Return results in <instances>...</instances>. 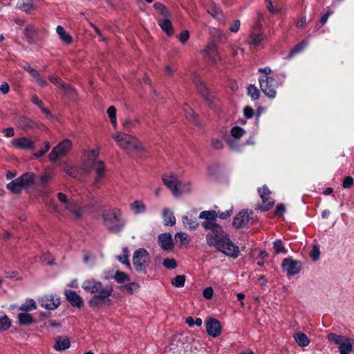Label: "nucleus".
I'll return each instance as SVG.
<instances>
[{
    "instance_id": "nucleus-1",
    "label": "nucleus",
    "mask_w": 354,
    "mask_h": 354,
    "mask_svg": "<svg viewBox=\"0 0 354 354\" xmlns=\"http://www.w3.org/2000/svg\"><path fill=\"white\" fill-rule=\"evenodd\" d=\"M215 221H205L202 223L205 230H210L205 236L207 245L216 248L218 251L227 257L237 258L239 254V247L232 243L229 236Z\"/></svg>"
},
{
    "instance_id": "nucleus-2",
    "label": "nucleus",
    "mask_w": 354,
    "mask_h": 354,
    "mask_svg": "<svg viewBox=\"0 0 354 354\" xmlns=\"http://www.w3.org/2000/svg\"><path fill=\"white\" fill-rule=\"evenodd\" d=\"M82 287L86 292L95 294L88 301L91 308H97L105 303L113 292L111 286H106L103 288L102 282L95 279L85 280Z\"/></svg>"
},
{
    "instance_id": "nucleus-3",
    "label": "nucleus",
    "mask_w": 354,
    "mask_h": 354,
    "mask_svg": "<svg viewBox=\"0 0 354 354\" xmlns=\"http://www.w3.org/2000/svg\"><path fill=\"white\" fill-rule=\"evenodd\" d=\"M102 216L104 226L111 232H119L124 226V222L121 217V212L118 209L104 210Z\"/></svg>"
},
{
    "instance_id": "nucleus-4",
    "label": "nucleus",
    "mask_w": 354,
    "mask_h": 354,
    "mask_svg": "<svg viewBox=\"0 0 354 354\" xmlns=\"http://www.w3.org/2000/svg\"><path fill=\"white\" fill-rule=\"evenodd\" d=\"M162 180L175 196H179L183 192H189L191 190L190 183H182L174 173L162 175Z\"/></svg>"
},
{
    "instance_id": "nucleus-5",
    "label": "nucleus",
    "mask_w": 354,
    "mask_h": 354,
    "mask_svg": "<svg viewBox=\"0 0 354 354\" xmlns=\"http://www.w3.org/2000/svg\"><path fill=\"white\" fill-rule=\"evenodd\" d=\"M113 138L121 148L128 152H140L142 151V147L140 142L132 136L126 133H118L113 135Z\"/></svg>"
},
{
    "instance_id": "nucleus-6",
    "label": "nucleus",
    "mask_w": 354,
    "mask_h": 354,
    "mask_svg": "<svg viewBox=\"0 0 354 354\" xmlns=\"http://www.w3.org/2000/svg\"><path fill=\"white\" fill-rule=\"evenodd\" d=\"M81 169L86 174H90L91 169H94L96 173V177L94 179V185L96 186L98 182L104 178L105 174V165L101 160L95 159H89L84 162L81 167Z\"/></svg>"
},
{
    "instance_id": "nucleus-7",
    "label": "nucleus",
    "mask_w": 354,
    "mask_h": 354,
    "mask_svg": "<svg viewBox=\"0 0 354 354\" xmlns=\"http://www.w3.org/2000/svg\"><path fill=\"white\" fill-rule=\"evenodd\" d=\"M149 260V253L145 249L140 248L134 252L133 265L138 272H143L145 270Z\"/></svg>"
},
{
    "instance_id": "nucleus-8",
    "label": "nucleus",
    "mask_w": 354,
    "mask_h": 354,
    "mask_svg": "<svg viewBox=\"0 0 354 354\" xmlns=\"http://www.w3.org/2000/svg\"><path fill=\"white\" fill-rule=\"evenodd\" d=\"M72 147L71 141L69 139H64L55 147L49 153L50 161L54 162L59 158L66 155Z\"/></svg>"
},
{
    "instance_id": "nucleus-9",
    "label": "nucleus",
    "mask_w": 354,
    "mask_h": 354,
    "mask_svg": "<svg viewBox=\"0 0 354 354\" xmlns=\"http://www.w3.org/2000/svg\"><path fill=\"white\" fill-rule=\"evenodd\" d=\"M260 86L262 91L270 98H274L276 96L277 88V81L272 77L265 76L259 77Z\"/></svg>"
},
{
    "instance_id": "nucleus-10",
    "label": "nucleus",
    "mask_w": 354,
    "mask_h": 354,
    "mask_svg": "<svg viewBox=\"0 0 354 354\" xmlns=\"http://www.w3.org/2000/svg\"><path fill=\"white\" fill-rule=\"evenodd\" d=\"M57 198L61 203L65 205V207L73 214L76 218H79L82 216V211L76 201H68L66 195L61 192L57 194Z\"/></svg>"
},
{
    "instance_id": "nucleus-11",
    "label": "nucleus",
    "mask_w": 354,
    "mask_h": 354,
    "mask_svg": "<svg viewBox=\"0 0 354 354\" xmlns=\"http://www.w3.org/2000/svg\"><path fill=\"white\" fill-rule=\"evenodd\" d=\"M40 306L46 310H53L61 304L60 297L57 295H46L38 299Z\"/></svg>"
},
{
    "instance_id": "nucleus-12",
    "label": "nucleus",
    "mask_w": 354,
    "mask_h": 354,
    "mask_svg": "<svg viewBox=\"0 0 354 354\" xmlns=\"http://www.w3.org/2000/svg\"><path fill=\"white\" fill-rule=\"evenodd\" d=\"M281 267L283 271L287 272L288 275H295L300 272L301 263L292 258H286L282 261Z\"/></svg>"
},
{
    "instance_id": "nucleus-13",
    "label": "nucleus",
    "mask_w": 354,
    "mask_h": 354,
    "mask_svg": "<svg viewBox=\"0 0 354 354\" xmlns=\"http://www.w3.org/2000/svg\"><path fill=\"white\" fill-rule=\"evenodd\" d=\"M206 330L209 335L216 337L221 333L220 322L213 317H207L205 320Z\"/></svg>"
},
{
    "instance_id": "nucleus-14",
    "label": "nucleus",
    "mask_w": 354,
    "mask_h": 354,
    "mask_svg": "<svg viewBox=\"0 0 354 354\" xmlns=\"http://www.w3.org/2000/svg\"><path fill=\"white\" fill-rule=\"evenodd\" d=\"M258 192L262 199V204L260 206V209L263 211L269 210L274 203L270 198V189L266 186H263V187L258 189Z\"/></svg>"
},
{
    "instance_id": "nucleus-15",
    "label": "nucleus",
    "mask_w": 354,
    "mask_h": 354,
    "mask_svg": "<svg viewBox=\"0 0 354 354\" xmlns=\"http://www.w3.org/2000/svg\"><path fill=\"white\" fill-rule=\"evenodd\" d=\"M13 147L21 149H35V142L26 137L15 138L11 140Z\"/></svg>"
},
{
    "instance_id": "nucleus-16",
    "label": "nucleus",
    "mask_w": 354,
    "mask_h": 354,
    "mask_svg": "<svg viewBox=\"0 0 354 354\" xmlns=\"http://www.w3.org/2000/svg\"><path fill=\"white\" fill-rule=\"evenodd\" d=\"M64 293L67 301L71 306L79 308L83 306L84 301L75 291L72 290H66Z\"/></svg>"
},
{
    "instance_id": "nucleus-17",
    "label": "nucleus",
    "mask_w": 354,
    "mask_h": 354,
    "mask_svg": "<svg viewBox=\"0 0 354 354\" xmlns=\"http://www.w3.org/2000/svg\"><path fill=\"white\" fill-rule=\"evenodd\" d=\"M158 243L160 248L165 251H171L174 246L170 233L160 234L158 236Z\"/></svg>"
},
{
    "instance_id": "nucleus-18",
    "label": "nucleus",
    "mask_w": 354,
    "mask_h": 354,
    "mask_svg": "<svg viewBox=\"0 0 354 354\" xmlns=\"http://www.w3.org/2000/svg\"><path fill=\"white\" fill-rule=\"evenodd\" d=\"M250 221V217L246 210L239 212L233 219V225L236 228L246 226Z\"/></svg>"
},
{
    "instance_id": "nucleus-19",
    "label": "nucleus",
    "mask_w": 354,
    "mask_h": 354,
    "mask_svg": "<svg viewBox=\"0 0 354 354\" xmlns=\"http://www.w3.org/2000/svg\"><path fill=\"white\" fill-rule=\"evenodd\" d=\"M203 53L207 56V58L212 65H215L217 60L219 59L216 53V46L213 43L209 44L206 46L205 49L203 50Z\"/></svg>"
},
{
    "instance_id": "nucleus-20",
    "label": "nucleus",
    "mask_w": 354,
    "mask_h": 354,
    "mask_svg": "<svg viewBox=\"0 0 354 354\" xmlns=\"http://www.w3.org/2000/svg\"><path fill=\"white\" fill-rule=\"evenodd\" d=\"M171 15L158 19V24L161 29L169 36H171L174 33L173 26L171 21Z\"/></svg>"
},
{
    "instance_id": "nucleus-21",
    "label": "nucleus",
    "mask_w": 354,
    "mask_h": 354,
    "mask_svg": "<svg viewBox=\"0 0 354 354\" xmlns=\"http://www.w3.org/2000/svg\"><path fill=\"white\" fill-rule=\"evenodd\" d=\"M24 34L26 39L29 44L35 42L38 34V30L34 25H28L24 30Z\"/></svg>"
},
{
    "instance_id": "nucleus-22",
    "label": "nucleus",
    "mask_w": 354,
    "mask_h": 354,
    "mask_svg": "<svg viewBox=\"0 0 354 354\" xmlns=\"http://www.w3.org/2000/svg\"><path fill=\"white\" fill-rule=\"evenodd\" d=\"M198 81L200 82V84L198 85V91L203 97L205 101L208 104L209 106H211L213 103L214 96L210 93L208 88L205 85H203V84L199 80Z\"/></svg>"
},
{
    "instance_id": "nucleus-23",
    "label": "nucleus",
    "mask_w": 354,
    "mask_h": 354,
    "mask_svg": "<svg viewBox=\"0 0 354 354\" xmlns=\"http://www.w3.org/2000/svg\"><path fill=\"white\" fill-rule=\"evenodd\" d=\"M49 80L54 84L57 86L61 87L63 90L67 93H74L75 91L73 88H71L69 85L66 84L64 82L61 80V79L57 75H50L49 77Z\"/></svg>"
},
{
    "instance_id": "nucleus-24",
    "label": "nucleus",
    "mask_w": 354,
    "mask_h": 354,
    "mask_svg": "<svg viewBox=\"0 0 354 354\" xmlns=\"http://www.w3.org/2000/svg\"><path fill=\"white\" fill-rule=\"evenodd\" d=\"M35 176L33 173L27 172L18 177V179L25 189L35 183Z\"/></svg>"
},
{
    "instance_id": "nucleus-25",
    "label": "nucleus",
    "mask_w": 354,
    "mask_h": 354,
    "mask_svg": "<svg viewBox=\"0 0 354 354\" xmlns=\"http://www.w3.org/2000/svg\"><path fill=\"white\" fill-rule=\"evenodd\" d=\"M183 222L185 227L189 230H195L199 225L196 217L192 215L184 216L183 217Z\"/></svg>"
},
{
    "instance_id": "nucleus-26",
    "label": "nucleus",
    "mask_w": 354,
    "mask_h": 354,
    "mask_svg": "<svg viewBox=\"0 0 354 354\" xmlns=\"http://www.w3.org/2000/svg\"><path fill=\"white\" fill-rule=\"evenodd\" d=\"M17 6L21 11L30 13L35 9L32 0H19Z\"/></svg>"
},
{
    "instance_id": "nucleus-27",
    "label": "nucleus",
    "mask_w": 354,
    "mask_h": 354,
    "mask_svg": "<svg viewBox=\"0 0 354 354\" xmlns=\"http://www.w3.org/2000/svg\"><path fill=\"white\" fill-rule=\"evenodd\" d=\"M57 34L59 35V39L65 44H70L73 41L72 37L65 30V29L58 26L56 28Z\"/></svg>"
},
{
    "instance_id": "nucleus-28",
    "label": "nucleus",
    "mask_w": 354,
    "mask_h": 354,
    "mask_svg": "<svg viewBox=\"0 0 354 354\" xmlns=\"http://www.w3.org/2000/svg\"><path fill=\"white\" fill-rule=\"evenodd\" d=\"M69 347H70L69 339L66 337L63 338L62 337H57V339L56 340V343L54 346V348H55V350L59 351H64V350L68 348Z\"/></svg>"
},
{
    "instance_id": "nucleus-29",
    "label": "nucleus",
    "mask_w": 354,
    "mask_h": 354,
    "mask_svg": "<svg viewBox=\"0 0 354 354\" xmlns=\"http://www.w3.org/2000/svg\"><path fill=\"white\" fill-rule=\"evenodd\" d=\"M207 12L210 14L214 18L217 20L221 21H223V14L221 9L217 7L214 3H212L209 7L207 9Z\"/></svg>"
},
{
    "instance_id": "nucleus-30",
    "label": "nucleus",
    "mask_w": 354,
    "mask_h": 354,
    "mask_svg": "<svg viewBox=\"0 0 354 354\" xmlns=\"http://www.w3.org/2000/svg\"><path fill=\"white\" fill-rule=\"evenodd\" d=\"M6 187L14 194H19L24 189L18 178L7 184Z\"/></svg>"
},
{
    "instance_id": "nucleus-31",
    "label": "nucleus",
    "mask_w": 354,
    "mask_h": 354,
    "mask_svg": "<svg viewBox=\"0 0 354 354\" xmlns=\"http://www.w3.org/2000/svg\"><path fill=\"white\" fill-rule=\"evenodd\" d=\"M19 125L24 130L33 129L36 127V123L26 117H21L18 120Z\"/></svg>"
},
{
    "instance_id": "nucleus-32",
    "label": "nucleus",
    "mask_w": 354,
    "mask_h": 354,
    "mask_svg": "<svg viewBox=\"0 0 354 354\" xmlns=\"http://www.w3.org/2000/svg\"><path fill=\"white\" fill-rule=\"evenodd\" d=\"M266 38L265 35L262 33L252 32L250 35V40L248 43L254 47L258 46L262 41Z\"/></svg>"
},
{
    "instance_id": "nucleus-33",
    "label": "nucleus",
    "mask_w": 354,
    "mask_h": 354,
    "mask_svg": "<svg viewBox=\"0 0 354 354\" xmlns=\"http://www.w3.org/2000/svg\"><path fill=\"white\" fill-rule=\"evenodd\" d=\"M19 323L21 325H30L35 323L33 317L28 313H21L18 315Z\"/></svg>"
},
{
    "instance_id": "nucleus-34",
    "label": "nucleus",
    "mask_w": 354,
    "mask_h": 354,
    "mask_svg": "<svg viewBox=\"0 0 354 354\" xmlns=\"http://www.w3.org/2000/svg\"><path fill=\"white\" fill-rule=\"evenodd\" d=\"M163 219L165 225L173 226L176 223V218L173 212L168 209L163 211Z\"/></svg>"
},
{
    "instance_id": "nucleus-35",
    "label": "nucleus",
    "mask_w": 354,
    "mask_h": 354,
    "mask_svg": "<svg viewBox=\"0 0 354 354\" xmlns=\"http://www.w3.org/2000/svg\"><path fill=\"white\" fill-rule=\"evenodd\" d=\"M19 309L24 312L32 311L37 309L36 301L32 299H27L24 304L21 305Z\"/></svg>"
},
{
    "instance_id": "nucleus-36",
    "label": "nucleus",
    "mask_w": 354,
    "mask_h": 354,
    "mask_svg": "<svg viewBox=\"0 0 354 354\" xmlns=\"http://www.w3.org/2000/svg\"><path fill=\"white\" fill-rule=\"evenodd\" d=\"M294 338L296 342L300 346H306L309 344L310 340L303 333H297L294 335Z\"/></svg>"
},
{
    "instance_id": "nucleus-37",
    "label": "nucleus",
    "mask_w": 354,
    "mask_h": 354,
    "mask_svg": "<svg viewBox=\"0 0 354 354\" xmlns=\"http://www.w3.org/2000/svg\"><path fill=\"white\" fill-rule=\"evenodd\" d=\"M218 217V213L214 210L203 211L199 214V218L205 221H216Z\"/></svg>"
},
{
    "instance_id": "nucleus-38",
    "label": "nucleus",
    "mask_w": 354,
    "mask_h": 354,
    "mask_svg": "<svg viewBox=\"0 0 354 354\" xmlns=\"http://www.w3.org/2000/svg\"><path fill=\"white\" fill-rule=\"evenodd\" d=\"M352 348L353 346L350 340L345 338L344 341L339 344V351L340 354H348L352 351Z\"/></svg>"
},
{
    "instance_id": "nucleus-39",
    "label": "nucleus",
    "mask_w": 354,
    "mask_h": 354,
    "mask_svg": "<svg viewBox=\"0 0 354 354\" xmlns=\"http://www.w3.org/2000/svg\"><path fill=\"white\" fill-rule=\"evenodd\" d=\"M153 8L162 17V18L169 17L171 15L166 7L160 2L155 3L153 4Z\"/></svg>"
},
{
    "instance_id": "nucleus-40",
    "label": "nucleus",
    "mask_w": 354,
    "mask_h": 354,
    "mask_svg": "<svg viewBox=\"0 0 354 354\" xmlns=\"http://www.w3.org/2000/svg\"><path fill=\"white\" fill-rule=\"evenodd\" d=\"M139 288H140V285L136 282L129 283L128 284L122 286L120 288V289L122 291H127L129 293H133V292L138 290Z\"/></svg>"
},
{
    "instance_id": "nucleus-41",
    "label": "nucleus",
    "mask_w": 354,
    "mask_h": 354,
    "mask_svg": "<svg viewBox=\"0 0 354 354\" xmlns=\"http://www.w3.org/2000/svg\"><path fill=\"white\" fill-rule=\"evenodd\" d=\"M131 208L135 214H140L145 211V206L143 202L136 201L131 205Z\"/></svg>"
},
{
    "instance_id": "nucleus-42",
    "label": "nucleus",
    "mask_w": 354,
    "mask_h": 354,
    "mask_svg": "<svg viewBox=\"0 0 354 354\" xmlns=\"http://www.w3.org/2000/svg\"><path fill=\"white\" fill-rule=\"evenodd\" d=\"M113 278L115 279L117 282L120 283L130 281L129 275L121 271H117Z\"/></svg>"
},
{
    "instance_id": "nucleus-43",
    "label": "nucleus",
    "mask_w": 354,
    "mask_h": 354,
    "mask_svg": "<svg viewBox=\"0 0 354 354\" xmlns=\"http://www.w3.org/2000/svg\"><path fill=\"white\" fill-rule=\"evenodd\" d=\"M308 44L306 41H302L301 42L297 44L295 46V47L290 50L289 53V57H291L296 55L297 53L301 52Z\"/></svg>"
},
{
    "instance_id": "nucleus-44",
    "label": "nucleus",
    "mask_w": 354,
    "mask_h": 354,
    "mask_svg": "<svg viewBox=\"0 0 354 354\" xmlns=\"http://www.w3.org/2000/svg\"><path fill=\"white\" fill-rule=\"evenodd\" d=\"M11 326V322L7 315L0 318V331H5Z\"/></svg>"
},
{
    "instance_id": "nucleus-45",
    "label": "nucleus",
    "mask_w": 354,
    "mask_h": 354,
    "mask_svg": "<svg viewBox=\"0 0 354 354\" xmlns=\"http://www.w3.org/2000/svg\"><path fill=\"white\" fill-rule=\"evenodd\" d=\"M185 282V275H178L175 278L172 279L171 284L177 288L183 287Z\"/></svg>"
},
{
    "instance_id": "nucleus-46",
    "label": "nucleus",
    "mask_w": 354,
    "mask_h": 354,
    "mask_svg": "<svg viewBox=\"0 0 354 354\" xmlns=\"http://www.w3.org/2000/svg\"><path fill=\"white\" fill-rule=\"evenodd\" d=\"M106 113L110 118L111 124L116 127L117 125V119H116V109L114 106H110L107 111Z\"/></svg>"
},
{
    "instance_id": "nucleus-47",
    "label": "nucleus",
    "mask_w": 354,
    "mask_h": 354,
    "mask_svg": "<svg viewBox=\"0 0 354 354\" xmlns=\"http://www.w3.org/2000/svg\"><path fill=\"white\" fill-rule=\"evenodd\" d=\"M273 247L276 254L283 253L286 254L287 250L285 249L282 241L280 239L275 241L273 243Z\"/></svg>"
},
{
    "instance_id": "nucleus-48",
    "label": "nucleus",
    "mask_w": 354,
    "mask_h": 354,
    "mask_svg": "<svg viewBox=\"0 0 354 354\" xmlns=\"http://www.w3.org/2000/svg\"><path fill=\"white\" fill-rule=\"evenodd\" d=\"M259 91L254 85H250L248 88V94L253 99L257 100L259 97Z\"/></svg>"
},
{
    "instance_id": "nucleus-49",
    "label": "nucleus",
    "mask_w": 354,
    "mask_h": 354,
    "mask_svg": "<svg viewBox=\"0 0 354 354\" xmlns=\"http://www.w3.org/2000/svg\"><path fill=\"white\" fill-rule=\"evenodd\" d=\"M328 339L330 342H334L336 344L339 345L343 341H344L345 337L341 335H337L334 333H329L328 335Z\"/></svg>"
},
{
    "instance_id": "nucleus-50",
    "label": "nucleus",
    "mask_w": 354,
    "mask_h": 354,
    "mask_svg": "<svg viewBox=\"0 0 354 354\" xmlns=\"http://www.w3.org/2000/svg\"><path fill=\"white\" fill-rule=\"evenodd\" d=\"M244 130L240 127L236 126L231 129V135L236 139H239L244 134Z\"/></svg>"
},
{
    "instance_id": "nucleus-51",
    "label": "nucleus",
    "mask_w": 354,
    "mask_h": 354,
    "mask_svg": "<svg viewBox=\"0 0 354 354\" xmlns=\"http://www.w3.org/2000/svg\"><path fill=\"white\" fill-rule=\"evenodd\" d=\"M333 10H328L326 13H325L324 15H322L319 20V24H316L315 28L317 29H319L321 26L324 25L326 23L329 16L333 15Z\"/></svg>"
},
{
    "instance_id": "nucleus-52",
    "label": "nucleus",
    "mask_w": 354,
    "mask_h": 354,
    "mask_svg": "<svg viewBox=\"0 0 354 354\" xmlns=\"http://www.w3.org/2000/svg\"><path fill=\"white\" fill-rule=\"evenodd\" d=\"M162 265L168 269H174L177 266L176 261L174 259H165L162 262Z\"/></svg>"
},
{
    "instance_id": "nucleus-53",
    "label": "nucleus",
    "mask_w": 354,
    "mask_h": 354,
    "mask_svg": "<svg viewBox=\"0 0 354 354\" xmlns=\"http://www.w3.org/2000/svg\"><path fill=\"white\" fill-rule=\"evenodd\" d=\"M50 142L48 141L45 142L44 147L42 149L35 153L34 156L37 158L43 156L50 149Z\"/></svg>"
},
{
    "instance_id": "nucleus-54",
    "label": "nucleus",
    "mask_w": 354,
    "mask_h": 354,
    "mask_svg": "<svg viewBox=\"0 0 354 354\" xmlns=\"http://www.w3.org/2000/svg\"><path fill=\"white\" fill-rule=\"evenodd\" d=\"M319 249L317 245H313V249L310 252V257L313 261H317L319 258Z\"/></svg>"
},
{
    "instance_id": "nucleus-55",
    "label": "nucleus",
    "mask_w": 354,
    "mask_h": 354,
    "mask_svg": "<svg viewBox=\"0 0 354 354\" xmlns=\"http://www.w3.org/2000/svg\"><path fill=\"white\" fill-rule=\"evenodd\" d=\"M175 236L180 240L181 244H187L189 242V236L184 232H178Z\"/></svg>"
},
{
    "instance_id": "nucleus-56",
    "label": "nucleus",
    "mask_w": 354,
    "mask_h": 354,
    "mask_svg": "<svg viewBox=\"0 0 354 354\" xmlns=\"http://www.w3.org/2000/svg\"><path fill=\"white\" fill-rule=\"evenodd\" d=\"M64 171L70 176L76 178H77V169L71 166L67 165L64 167Z\"/></svg>"
},
{
    "instance_id": "nucleus-57",
    "label": "nucleus",
    "mask_w": 354,
    "mask_h": 354,
    "mask_svg": "<svg viewBox=\"0 0 354 354\" xmlns=\"http://www.w3.org/2000/svg\"><path fill=\"white\" fill-rule=\"evenodd\" d=\"M177 37L178 38L179 41L182 44H185L189 39V31L188 30L183 31L179 35L177 36Z\"/></svg>"
},
{
    "instance_id": "nucleus-58",
    "label": "nucleus",
    "mask_w": 354,
    "mask_h": 354,
    "mask_svg": "<svg viewBox=\"0 0 354 354\" xmlns=\"http://www.w3.org/2000/svg\"><path fill=\"white\" fill-rule=\"evenodd\" d=\"M353 185V179L351 176H347L346 177L342 183V186L344 188H350Z\"/></svg>"
},
{
    "instance_id": "nucleus-59",
    "label": "nucleus",
    "mask_w": 354,
    "mask_h": 354,
    "mask_svg": "<svg viewBox=\"0 0 354 354\" xmlns=\"http://www.w3.org/2000/svg\"><path fill=\"white\" fill-rule=\"evenodd\" d=\"M213 293H214V291H213L212 288L207 287L204 289L203 292V296L204 297V298H205L207 299H212V297L213 296Z\"/></svg>"
},
{
    "instance_id": "nucleus-60",
    "label": "nucleus",
    "mask_w": 354,
    "mask_h": 354,
    "mask_svg": "<svg viewBox=\"0 0 354 354\" xmlns=\"http://www.w3.org/2000/svg\"><path fill=\"white\" fill-rule=\"evenodd\" d=\"M241 22L239 20H235L233 25L229 28V30L232 32H236L239 31L240 28Z\"/></svg>"
},
{
    "instance_id": "nucleus-61",
    "label": "nucleus",
    "mask_w": 354,
    "mask_h": 354,
    "mask_svg": "<svg viewBox=\"0 0 354 354\" xmlns=\"http://www.w3.org/2000/svg\"><path fill=\"white\" fill-rule=\"evenodd\" d=\"M244 115L247 118H251L254 115V111L253 109L250 106L245 107L243 110Z\"/></svg>"
},
{
    "instance_id": "nucleus-62",
    "label": "nucleus",
    "mask_w": 354,
    "mask_h": 354,
    "mask_svg": "<svg viewBox=\"0 0 354 354\" xmlns=\"http://www.w3.org/2000/svg\"><path fill=\"white\" fill-rule=\"evenodd\" d=\"M2 132L4 133L5 136L8 138L12 137L15 135V130L12 127L3 129Z\"/></svg>"
},
{
    "instance_id": "nucleus-63",
    "label": "nucleus",
    "mask_w": 354,
    "mask_h": 354,
    "mask_svg": "<svg viewBox=\"0 0 354 354\" xmlns=\"http://www.w3.org/2000/svg\"><path fill=\"white\" fill-rule=\"evenodd\" d=\"M212 146L215 149H221L223 147V144L218 139H213L212 140Z\"/></svg>"
},
{
    "instance_id": "nucleus-64",
    "label": "nucleus",
    "mask_w": 354,
    "mask_h": 354,
    "mask_svg": "<svg viewBox=\"0 0 354 354\" xmlns=\"http://www.w3.org/2000/svg\"><path fill=\"white\" fill-rule=\"evenodd\" d=\"M232 214V210H227L225 212H219L218 216L221 219H226L229 218Z\"/></svg>"
}]
</instances>
